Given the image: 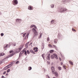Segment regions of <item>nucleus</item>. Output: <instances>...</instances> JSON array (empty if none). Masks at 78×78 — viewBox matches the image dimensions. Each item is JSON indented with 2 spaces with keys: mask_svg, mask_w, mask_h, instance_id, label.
<instances>
[{
  "mask_svg": "<svg viewBox=\"0 0 78 78\" xmlns=\"http://www.w3.org/2000/svg\"><path fill=\"white\" fill-rule=\"evenodd\" d=\"M47 41H50V38H49V37H48L47 38Z\"/></svg>",
  "mask_w": 78,
  "mask_h": 78,
  "instance_id": "50",
  "label": "nucleus"
},
{
  "mask_svg": "<svg viewBox=\"0 0 78 78\" xmlns=\"http://www.w3.org/2000/svg\"><path fill=\"white\" fill-rule=\"evenodd\" d=\"M53 45L54 46V47H55V48H57V47H56V45Z\"/></svg>",
  "mask_w": 78,
  "mask_h": 78,
  "instance_id": "59",
  "label": "nucleus"
},
{
  "mask_svg": "<svg viewBox=\"0 0 78 78\" xmlns=\"http://www.w3.org/2000/svg\"><path fill=\"white\" fill-rule=\"evenodd\" d=\"M12 52H14V51L12 50H11L9 51L10 53H12Z\"/></svg>",
  "mask_w": 78,
  "mask_h": 78,
  "instance_id": "45",
  "label": "nucleus"
},
{
  "mask_svg": "<svg viewBox=\"0 0 78 78\" xmlns=\"http://www.w3.org/2000/svg\"><path fill=\"white\" fill-rule=\"evenodd\" d=\"M72 31L73 32H76V30L74 29L73 28H72Z\"/></svg>",
  "mask_w": 78,
  "mask_h": 78,
  "instance_id": "36",
  "label": "nucleus"
},
{
  "mask_svg": "<svg viewBox=\"0 0 78 78\" xmlns=\"http://www.w3.org/2000/svg\"><path fill=\"white\" fill-rule=\"evenodd\" d=\"M19 61H17L15 63V64H19Z\"/></svg>",
  "mask_w": 78,
  "mask_h": 78,
  "instance_id": "42",
  "label": "nucleus"
},
{
  "mask_svg": "<svg viewBox=\"0 0 78 78\" xmlns=\"http://www.w3.org/2000/svg\"><path fill=\"white\" fill-rule=\"evenodd\" d=\"M11 64H10V65H11V66H12L14 63H15V61H14L13 62H11Z\"/></svg>",
  "mask_w": 78,
  "mask_h": 78,
  "instance_id": "20",
  "label": "nucleus"
},
{
  "mask_svg": "<svg viewBox=\"0 0 78 78\" xmlns=\"http://www.w3.org/2000/svg\"><path fill=\"white\" fill-rule=\"evenodd\" d=\"M28 9H29V10H33V6L30 5L28 7Z\"/></svg>",
  "mask_w": 78,
  "mask_h": 78,
  "instance_id": "8",
  "label": "nucleus"
},
{
  "mask_svg": "<svg viewBox=\"0 0 78 78\" xmlns=\"http://www.w3.org/2000/svg\"><path fill=\"white\" fill-rule=\"evenodd\" d=\"M6 71H5L3 73V75H5V74H6Z\"/></svg>",
  "mask_w": 78,
  "mask_h": 78,
  "instance_id": "54",
  "label": "nucleus"
},
{
  "mask_svg": "<svg viewBox=\"0 0 78 78\" xmlns=\"http://www.w3.org/2000/svg\"><path fill=\"white\" fill-rule=\"evenodd\" d=\"M5 55V53L3 52L1 53H0V56H4Z\"/></svg>",
  "mask_w": 78,
  "mask_h": 78,
  "instance_id": "19",
  "label": "nucleus"
},
{
  "mask_svg": "<svg viewBox=\"0 0 78 78\" xmlns=\"http://www.w3.org/2000/svg\"><path fill=\"white\" fill-rule=\"evenodd\" d=\"M25 45L24 44H23L22 45L20 46V47L22 49L23 47V46Z\"/></svg>",
  "mask_w": 78,
  "mask_h": 78,
  "instance_id": "34",
  "label": "nucleus"
},
{
  "mask_svg": "<svg viewBox=\"0 0 78 78\" xmlns=\"http://www.w3.org/2000/svg\"><path fill=\"white\" fill-rule=\"evenodd\" d=\"M51 70L52 71V73H55V68H54V66H52L51 67Z\"/></svg>",
  "mask_w": 78,
  "mask_h": 78,
  "instance_id": "9",
  "label": "nucleus"
},
{
  "mask_svg": "<svg viewBox=\"0 0 78 78\" xmlns=\"http://www.w3.org/2000/svg\"><path fill=\"white\" fill-rule=\"evenodd\" d=\"M30 34L29 33H28L26 35V37H27V38H28V36H29V35Z\"/></svg>",
  "mask_w": 78,
  "mask_h": 78,
  "instance_id": "28",
  "label": "nucleus"
},
{
  "mask_svg": "<svg viewBox=\"0 0 78 78\" xmlns=\"http://www.w3.org/2000/svg\"><path fill=\"white\" fill-rule=\"evenodd\" d=\"M7 66L8 67H9V68H10V67H11V65H10V64L8 65H7Z\"/></svg>",
  "mask_w": 78,
  "mask_h": 78,
  "instance_id": "44",
  "label": "nucleus"
},
{
  "mask_svg": "<svg viewBox=\"0 0 78 78\" xmlns=\"http://www.w3.org/2000/svg\"><path fill=\"white\" fill-rule=\"evenodd\" d=\"M12 45H14V46H16V43L14 42V44H13Z\"/></svg>",
  "mask_w": 78,
  "mask_h": 78,
  "instance_id": "52",
  "label": "nucleus"
},
{
  "mask_svg": "<svg viewBox=\"0 0 78 78\" xmlns=\"http://www.w3.org/2000/svg\"><path fill=\"white\" fill-rule=\"evenodd\" d=\"M9 75V74H8V73H7L5 74V76H7V75Z\"/></svg>",
  "mask_w": 78,
  "mask_h": 78,
  "instance_id": "64",
  "label": "nucleus"
},
{
  "mask_svg": "<svg viewBox=\"0 0 78 78\" xmlns=\"http://www.w3.org/2000/svg\"><path fill=\"white\" fill-rule=\"evenodd\" d=\"M47 60H48V61H50V56H47Z\"/></svg>",
  "mask_w": 78,
  "mask_h": 78,
  "instance_id": "29",
  "label": "nucleus"
},
{
  "mask_svg": "<svg viewBox=\"0 0 78 78\" xmlns=\"http://www.w3.org/2000/svg\"><path fill=\"white\" fill-rule=\"evenodd\" d=\"M69 64H71V65H73V62H72L71 61H69Z\"/></svg>",
  "mask_w": 78,
  "mask_h": 78,
  "instance_id": "30",
  "label": "nucleus"
},
{
  "mask_svg": "<svg viewBox=\"0 0 78 78\" xmlns=\"http://www.w3.org/2000/svg\"><path fill=\"white\" fill-rule=\"evenodd\" d=\"M63 67L64 69H66V65H63Z\"/></svg>",
  "mask_w": 78,
  "mask_h": 78,
  "instance_id": "35",
  "label": "nucleus"
},
{
  "mask_svg": "<svg viewBox=\"0 0 78 78\" xmlns=\"http://www.w3.org/2000/svg\"><path fill=\"white\" fill-rule=\"evenodd\" d=\"M37 32H34V37L33 38L35 37V36H37Z\"/></svg>",
  "mask_w": 78,
  "mask_h": 78,
  "instance_id": "13",
  "label": "nucleus"
},
{
  "mask_svg": "<svg viewBox=\"0 0 78 78\" xmlns=\"http://www.w3.org/2000/svg\"><path fill=\"white\" fill-rule=\"evenodd\" d=\"M2 64V61H0V64Z\"/></svg>",
  "mask_w": 78,
  "mask_h": 78,
  "instance_id": "62",
  "label": "nucleus"
},
{
  "mask_svg": "<svg viewBox=\"0 0 78 78\" xmlns=\"http://www.w3.org/2000/svg\"><path fill=\"white\" fill-rule=\"evenodd\" d=\"M22 50V48H18V49H16V51H15V52H14L13 53H12L10 55H9L7 56L3 60V61H5V59H8V58H10L11 57H12V56H13L14 55L16 54V53H19L20 51Z\"/></svg>",
  "mask_w": 78,
  "mask_h": 78,
  "instance_id": "1",
  "label": "nucleus"
},
{
  "mask_svg": "<svg viewBox=\"0 0 78 78\" xmlns=\"http://www.w3.org/2000/svg\"><path fill=\"white\" fill-rule=\"evenodd\" d=\"M26 38H27V37L25 36V37L23 38V40H25V39H26Z\"/></svg>",
  "mask_w": 78,
  "mask_h": 78,
  "instance_id": "56",
  "label": "nucleus"
},
{
  "mask_svg": "<svg viewBox=\"0 0 78 78\" xmlns=\"http://www.w3.org/2000/svg\"><path fill=\"white\" fill-rule=\"evenodd\" d=\"M9 45L8 44H6V45H4L3 46L5 50H6L8 47Z\"/></svg>",
  "mask_w": 78,
  "mask_h": 78,
  "instance_id": "4",
  "label": "nucleus"
},
{
  "mask_svg": "<svg viewBox=\"0 0 78 78\" xmlns=\"http://www.w3.org/2000/svg\"><path fill=\"white\" fill-rule=\"evenodd\" d=\"M27 57H26L24 59V60L25 61H27L28 60V59H27Z\"/></svg>",
  "mask_w": 78,
  "mask_h": 78,
  "instance_id": "51",
  "label": "nucleus"
},
{
  "mask_svg": "<svg viewBox=\"0 0 78 78\" xmlns=\"http://www.w3.org/2000/svg\"><path fill=\"white\" fill-rule=\"evenodd\" d=\"M42 44H41V49L42 50H43L44 48V43H42Z\"/></svg>",
  "mask_w": 78,
  "mask_h": 78,
  "instance_id": "14",
  "label": "nucleus"
},
{
  "mask_svg": "<svg viewBox=\"0 0 78 78\" xmlns=\"http://www.w3.org/2000/svg\"><path fill=\"white\" fill-rule=\"evenodd\" d=\"M62 1L63 2H65V3H66V2H68V3L70 2V0H62Z\"/></svg>",
  "mask_w": 78,
  "mask_h": 78,
  "instance_id": "16",
  "label": "nucleus"
},
{
  "mask_svg": "<svg viewBox=\"0 0 78 78\" xmlns=\"http://www.w3.org/2000/svg\"><path fill=\"white\" fill-rule=\"evenodd\" d=\"M54 22H55V21H54V20H52L51 21V23H54Z\"/></svg>",
  "mask_w": 78,
  "mask_h": 78,
  "instance_id": "40",
  "label": "nucleus"
},
{
  "mask_svg": "<svg viewBox=\"0 0 78 78\" xmlns=\"http://www.w3.org/2000/svg\"><path fill=\"white\" fill-rule=\"evenodd\" d=\"M60 53V55L62 56V57H64V55H62V54H61V52Z\"/></svg>",
  "mask_w": 78,
  "mask_h": 78,
  "instance_id": "58",
  "label": "nucleus"
},
{
  "mask_svg": "<svg viewBox=\"0 0 78 78\" xmlns=\"http://www.w3.org/2000/svg\"><path fill=\"white\" fill-rule=\"evenodd\" d=\"M10 71H11V70L10 69H9L7 70V73H9V72Z\"/></svg>",
  "mask_w": 78,
  "mask_h": 78,
  "instance_id": "38",
  "label": "nucleus"
},
{
  "mask_svg": "<svg viewBox=\"0 0 78 78\" xmlns=\"http://www.w3.org/2000/svg\"><path fill=\"white\" fill-rule=\"evenodd\" d=\"M46 77H48V78H50V77L48 75H46Z\"/></svg>",
  "mask_w": 78,
  "mask_h": 78,
  "instance_id": "48",
  "label": "nucleus"
},
{
  "mask_svg": "<svg viewBox=\"0 0 78 78\" xmlns=\"http://www.w3.org/2000/svg\"><path fill=\"white\" fill-rule=\"evenodd\" d=\"M6 78V77H5L3 76H2L1 77H0V78Z\"/></svg>",
  "mask_w": 78,
  "mask_h": 78,
  "instance_id": "47",
  "label": "nucleus"
},
{
  "mask_svg": "<svg viewBox=\"0 0 78 78\" xmlns=\"http://www.w3.org/2000/svg\"><path fill=\"white\" fill-rule=\"evenodd\" d=\"M32 44V42L30 43V44H29V46H30V45H31Z\"/></svg>",
  "mask_w": 78,
  "mask_h": 78,
  "instance_id": "61",
  "label": "nucleus"
},
{
  "mask_svg": "<svg viewBox=\"0 0 78 78\" xmlns=\"http://www.w3.org/2000/svg\"><path fill=\"white\" fill-rule=\"evenodd\" d=\"M32 31L34 33V32H37L36 30V29H35L34 28H33L32 29Z\"/></svg>",
  "mask_w": 78,
  "mask_h": 78,
  "instance_id": "21",
  "label": "nucleus"
},
{
  "mask_svg": "<svg viewBox=\"0 0 78 78\" xmlns=\"http://www.w3.org/2000/svg\"><path fill=\"white\" fill-rule=\"evenodd\" d=\"M25 49H26V48H25L24 49H23L22 51L24 53V55H25V56H27V51H26V50H25Z\"/></svg>",
  "mask_w": 78,
  "mask_h": 78,
  "instance_id": "5",
  "label": "nucleus"
},
{
  "mask_svg": "<svg viewBox=\"0 0 78 78\" xmlns=\"http://www.w3.org/2000/svg\"><path fill=\"white\" fill-rule=\"evenodd\" d=\"M9 66H6L4 68H3L2 70H7L8 69H9Z\"/></svg>",
  "mask_w": 78,
  "mask_h": 78,
  "instance_id": "12",
  "label": "nucleus"
},
{
  "mask_svg": "<svg viewBox=\"0 0 78 78\" xmlns=\"http://www.w3.org/2000/svg\"><path fill=\"white\" fill-rule=\"evenodd\" d=\"M59 59L61 61H62V59H61V58L60 57L59 58Z\"/></svg>",
  "mask_w": 78,
  "mask_h": 78,
  "instance_id": "60",
  "label": "nucleus"
},
{
  "mask_svg": "<svg viewBox=\"0 0 78 78\" xmlns=\"http://www.w3.org/2000/svg\"><path fill=\"white\" fill-rule=\"evenodd\" d=\"M22 20L21 19H17L16 20V21L17 22H18V23H20L21 22V21H22Z\"/></svg>",
  "mask_w": 78,
  "mask_h": 78,
  "instance_id": "6",
  "label": "nucleus"
},
{
  "mask_svg": "<svg viewBox=\"0 0 78 78\" xmlns=\"http://www.w3.org/2000/svg\"><path fill=\"white\" fill-rule=\"evenodd\" d=\"M30 52L31 53H32V54H33L34 55V54H35V53L33 51V50L32 49H31L30 50Z\"/></svg>",
  "mask_w": 78,
  "mask_h": 78,
  "instance_id": "15",
  "label": "nucleus"
},
{
  "mask_svg": "<svg viewBox=\"0 0 78 78\" xmlns=\"http://www.w3.org/2000/svg\"><path fill=\"white\" fill-rule=\"evenodd\" d=\"M54 43H57V42H58V40L57 39H54Z\"/></svg>",
  "mask_w": 78,
  "mask_h": 78,
  "instance_id": "25",
  "label": "nucleus"
},
{
  "mask_svg": "<svg viewBox=\"0 0 78 78\" xmlns=\"http://www.w3.org/2000/svg\"><path fill=\"white\" fill-rule=\"evenodd\" d=\"M47 63L48 64H49V65H50V62L49 61H48L47 62Z\"/></svg>",
  "mask_w": 78,
  "mask_h": 78,
  "instance_id": "46",
  "label": "nucleus"
},
{
  "mask_svg": "<svg viewBox=\"0 0 78 78\" xmlns=\"http://www.w3.org/2000/svg\"><path fill=\"white\" fill-rule=\"evenodd\" d=\"M48 56H50V53H49Z\"/></svg>",
  "mask_w": 78,
  "mask_h": 78,
  "instance_id": "63",
  "label": "nucleus"
},
{
  "mask_svg": "<svg viewBox=\"0 0 78 78\" xmlns=\"http://www.w3.org/2000/svg\"><path fill=\"white\" fill-rule=\"evenodd\" d=\"M50 6L51 8H53L55 7V5L54 4H51L50 5Z\"/></svg>",
  "mask_w": 78,
  "mask_h": 78,
  "instance_id": "27",
  "label": "nucleus"
},
{
  "mask_svg": "<svg viewBox=\"0 0 78 78\" xmlns=\"http://www.w3.org/2000/svg\"><path fill=\"white\" fill-rule=\"evenodd\" d=\"M34 51L35 52H37V51H38V50H36Z\"/></svg>",
  "mask_w": 78,
  "mask_h": 78,
  "instance_id": "57",
  "label": "nucleus"
},
{
  "mask_svg": "<svg viewBox=\"0 0 78 78\" xmlns=\"http://www.w3.org/2000/svg\"><path fill=\"white\" fill-rule=\"evenodd\" d=\"M62 35L61 34H58L57 36V37H58V39H59V38L61 37Z\"/></svg>",
  "mask_w": 78,
  "mask_h": 78,
  "instance_id": "18",
  "label": "nucleus"
},
{
  "mask_svg": "<svg viewBox=\"0 0 78 78\" xmlns=\"http://www.w3.org/2000/svg\"><path fill=\"white\" fill-rule=\"evenodd\" d=\"M52 74H55V76H56L57 77H58V73L56 72V71H55V72H54V73H52Z\"/></svg>",
  "mask_w": 78,
  "mask_h": 78,
  "instance_id": "11",
  "label": "nucleus"
},
{
  "mask_svg": "<svg viewBox=\"0 0 78 78\" xmlns=\"http://www.w3.org/2000/svg\"><path fill=\"white\" fill-rule=\"evenodd\" d=\"M44 55H45V54H43L41 55V56L44 61H45V57L44 56Z\"/></svg>",
  "mask_w": 78,
  "mask_h": 78,
  "instance_id": "22",
  "label": "nucleus"
},
{
  "mask_svg": "<svg viewBox=\"0 0 78 78\" xmlns=\"http://www.w3.org/2000/svg\"><path fill=\"white\" fill-rule=\"evenodd\" d=\"M29 42H28L25 44L26 48H28V44H29Z\"/></svg>",
  "mask_w": 78,
  "mask_h": 78,
  "instance_id": "17",
  "label": "nucleus"
},
{
  "mask_svg": "<svg viewBox=\"0 0 78 78\" xmlns=\"http://www.w3.org/2000/svg\"><path fill=\"white\" fill-rule=\"evenodd\" d=\"M34 28H35V29H37V27H36V25H34Z\"/></svg>",
  "mask_w": 78,
  "mask_h": 78,
  "instance_id": "55",
  "label": "nucleus"
},
{
  "mask_svg": "<svg viewBox=\"0 0 78 78\" xmlns=\"http://www.w3.org/2000/svg\"><path fill=\"white\" fill-rule=\"evenodd\" d=\"M49 47H51V48H52V45H51L50 44H48Z\"/></svg>",
  "mask_w": 78,
  "mask_h": 78,
  "instance_id": "49",
  "label": "nucleus"
},
{
  "mask_svg": "<svg viewBox=\"0 0 78 78\" xmlns=\"http://www.w3.org/2000/svg\"><path fill=\"white\" fill-rule=\"evenodd\" d=\"M67 9L66 8H64V7H61V8H59L58 9V12L62 13V12H64L65 11H66Z\"/></svg>",
  "mask_w": 78,
  "mask_h": 78,
  "instance_id": "2",
  "label": "nucleus"
},
{
  "mask_svg": "<svg viewBox=\"0 0 78 78\" xmlns=\"http://www.w3.org/2000/svg\"><path fill=\"white\" fill-rule=\"evenodd\" d=\"M53 55L54 58H55V59H58V55H57V54H56L54 53V54H53Z\"/></svg>",
  "mask_w": 78,
  "mask_h": 78,
  "instance_id": "7",
  "label": "nucleus"
},
{
  "mask_svg": "<svg viewBox=\"0 0 78 78\" xmlns=\"http://www.w3.org/2000/svg\"><path fill=\"white\" fill-rule=\"evenodd\" d=\"M34 25H30V28H33V27H34Z\"/></svg>",
  "mask_w": 78,
  "mask_h": 78,
  "instance_id": "41",
  "label": "nucleus"
},
{
  "mask_svg": "<svg viewBox=\"0 0 78 78\" xmlns=\"http://www.w3.org/2000/svg\"><path fill=\"white\" fill-rule=\"evenodd\" d=\"M24 53V52H23L22 51H21L20 52L19 54V57L18 58V59L20 58V57H21V56L22 55V54H23Z\"/></svg>",
  "mask_w": 78,
  "mask_h": 78,
  "instance_id": "10",
  "label": "nucleus"
},
{
  "mask_svg": "<svg viewBox=\"0 0 78 78\" xmlns=\"http://www.w3.org/2000/svg\"><path fill=\"white\" fill-rule=\"evenodd\" d=\"M12 2L13 5H17L18 4V1L17 0H13Z\"/></svg>",
  "mask_w": 78,
  "mask_h": 78,
  "instance_id": "3",
  "label": "nucleus"
},
{
  "mask_svg": "<svg viewBox=\"0 0 78 78\" xmlns=\"http://www.w3.org/2000/svg\"><path fill=\"white\" fill-rule=\"evenodd\" d=\"M42 33H40V35L38 37V39H41L42 37Z\"/></svg>",
  "mask_w": 78,
  "mask_h": 78,
  "instance_id": "23",
  "label": "nucleus"
},
{
  "mask_svg": "<svg viewBox=\"0 0 78 78\" xmlns=\"http://www.w3.org/2000/svg\"><path fill=\"white\" fill-rule=\"evenodd\" d=\"M26 53L28 55H30V52L29 51V50H27L26 51Z\"/></svg>",
  "mask_w": 78,
  "mask_h": 78,
  "instance_id": "26",
  "label": "nucleus"
},
{
  "mask_svg": "<svg viewBox=\"0 0 78 78\" xmlns=\"http://www.w3.org/2000/svg\"><path fill=\"white\" fill-rule=\"evenodd\" d=\"M58 69L59 70H61V67L60 66H59L58 67Z\"/></svg>",
  "mask_w": 78,
  "mask_h": 78,
  "instance_id": "37",
  "label": "nucleus"
},
{
  "mask_svg": "<svg viewBox=\"0 0 78 78\" xmlns=\"http://www.w3.org/2000/svg\"><path fill=\"white\" fill-rule=\"evenodd\" d=\"M51 59H54V58H55V57H54V55H51Z\"/></svg>",
  "mask_w": 78,
  "mask_h": 78,
  "instance_id": "32",
  "label": "nucleus"
},
{
  "mask_svg": "<svg viewBox=\"0 0 78 78\" xmlns=\"http://www.w3.org/2000/svg\"><path fill=\"white\" fill-rule=\"evenodd\" d=\"M53 52H54V50H51L49 51V53H52Z\"/></svg>",
  "mask_w": 78,
  "mask_h": 78,
  "instance_id": "24",
  "label": "nucleus"
},
{
  "mask_svg": "<svg viewBox=\"0 0 78 78\" xmlns=\"http://www.w3.org/2000/svg\"><path fill=\"white\" fill-rule=\"evenodd\" d=\"M1 36H4V34L3 33H1Z\"/></svg>",
  "mask_w": 78,
  "mask_h": 78,
  "instance_id": "43",
  "label": "nucleus"
},
{
  "mask_svg": "<svg viewBox=\"0 0 78 78\" xmlns=\"http://www.w3.org/2000/svg\"><path fill=\"white\" fill-rule=\"evenodd\" d=\"M38 50V48L37 47H34V50Z\"/></svg>",
  "mask_w": 78,
  "mask_h": 78,
  "instance_id": "33",
  "label": "nucleus"
},
{
  "mask_svg": "<svg viewBox=\"0 0 78 78\" xmlns=\"http://www.w3.org/2000/svg\"><path fill=\"white\" fill-rule=\"evenodd\" d=\"M26 34H27V33H26L23 34V37H25V35H26Z\"/></svg>",
  "mask_w": 78,
  "mask_h": 78,
  "instance_id": "39",
  "label": "nucleus"
},
{
  "mask_svg": "<svg viewBox=\"0 0 78 78\" xmlns=\"http://www.w3.org/2000/svg\"><path fill=\"white\" fill-rule=\"evenodd\" d=\"M32 69V68L31 66H29L28 68V70H31Z\"/></svg>",
  "mask_w": 78,
  "mask_h": 78,
  "instance_id": "31",
  "label": "nucleus"
},
{
  "mask_svg": "<svg viewBox=\"0 0 78 78\" xmlns=\"http://www.w3.org/2000/svg\"><path fill=\"white\" fill-rule=\"evenodd\" d=\"M9 47H10V46H11V43H9Z\"/></svg>",
  "mask_w": 78,
  "mask_h": 78,
  "instance_id": "53",
  "label": "nucleus"
}]
</instances>
